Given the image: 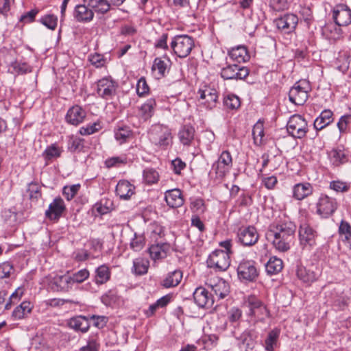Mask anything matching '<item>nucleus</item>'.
Listing matches in <instances>:
<instances>
[{"instance_id":"48","label":"nucleus","mask_w":351,"mask_h":351,"mask_svg":"<svg viewBox=\"0 0 351 351\" xmlns=\"http://www.w3.org/2000/svg\"><path fill=\"white\" fill-rule=\"evenodd\" d=\"M223 104L228 108L231 110L237 109L241 106V101L239 97L235 95H228L223 99Z\"/></svg>"},{"instance_id":"57","label":"nucleus","mask_w":351,"mask_h":351,"mask_svg":"<svg viewBox=\"0 0 351 351\" xmlns=\"http://www.w3.org/2000/svg\"><path fill=\"white\" fill-rule=\"evenodd\" d=\"M13 266L9 262H5L0 265V278H8L13 271Z\"/></svg>"},{"instance_id":"39","label":"nucleus","mask_w":351,"mask_h":351,"mask_svg":"<svg viewBox=\"0 0 351 351\" xmlns=\"http://www.w3.org/2000/svg\"><path fill=\"white\" fill-rule=\"evenodd\" d=\"M269 317L270 312L266 306L263 304L258 309L254 315H250L248 317L249 319H247V321L249 323L252 324V325L255 326L258 322H263Z\"/></svg>"},{"instance_id":"30","label":"nucleus","mask_w":351,"mask_h":351,"mask_svg":"<svg viewBox=\"0 0 351 351\" xmlns=\"http://www.w3.org/2000/svg\"><path fill=\"white\" fill-rule=\"evenodd\" d=\"M341 23H324L322 27V34L328 39L336 40L341 34Z\"/></svg>"},{"instance_id":"40","label":"nucleus","mask_w":351,"mask_h":351,"mask_svg":"<svg viewBox=\"0 0 351 351\" xmlns=\"http://www.w3.org/2000/svg\"><path fill=\"white\" fill-rule=\"evenodd\" d=\"M95 273V282L97 285L104 284L110 278V271L106 265H101L98 267Z\"/></svg>"},{"instance_id":"26","label":"nucleus","mask_w":351,"mask_h":351,"mask_svg":"<svg viewBox=\"0 0 351 351\" xmlns=\"http://www.w3.org/2000/svg\"><path fill=\"white\" fill-rule=\"evenodd\" d=\"M170 250V245L168 243H158L152 245L149 248V253L154 261L163 259L167 257V253Z\"/></svg>"},{"instance_id":"55","label":"nucleus","mask_w":351,"mask_h":351,"mask_svg":"<svg viewBox=\"0 0 351 351\" xmlns=\"http://www.w3.org/2000/svg\"><path fill=\"white\" fill-rule=\"evenodd\" d=\"M149 88L147 84L145 78L141 77L136 84V93L139 96H143L149 93Z\"/></svg>"},{"instance_id":"46","label":"nucleus","mask_w":351,"mask_h":351,"mask_svg":"<svg viewBox=\"0 0 351 351\" xmlns=\"http://www.w3.org/2000/svg\"><path fill=\"white\" fill-rule=\"evenodd\" d=\"M100 344L97 333L91 335L87 341V345L81 348L82 351H99Z\"/></svg>"},{"instance_id":"13","label":"nucleus","mask_w":351,"mask_h":351,"mask_svg":"<svg viewBox=\"0 0 351 351\" xmlns=\"http://www.w3.org/2000/svg\"><path fill=\"white\" fill-rule=\"evenodd\" d=\"M317 232L309 225L304 223L299 228L300 245L302 249L311 250L316 245Z\"/></svg>"},{"instance_id":"42","label":"nucleus","mask_w":351,"mask_h":351,"mask_svg":"<svg viewBox=\"0 0 351 351\" xmlns=\"http://www.w3.org/2000/svg\"><path fill=\"white\" fill-rule=\"evenodd\" d=\"M212 291L216 296L224 298L230 292V286L225 280H219L217 283L211 287Z\"/></svg>"},{"instance_id":"37","label":"nucleus","mask_w":351,"mask_h":351,"mask_svg":"<svg viewBox=\"0 0 351 351\" xmlns=\"http://www.w3.org/2000/svg\"><path fill=\"white\" fill-rule=\"evenodd\" d=\"M265 268L268 274L271 276L277 274L282 269L283 262L280 258L276 256L271 257L267 261Z\"/></svg>"},{"instance_id":"33","label":"nucleus","mask_w":351,"mask_h":351,"mask_svg":"<svg viewBox=\"0 0 351 351\" xmlns=\"http://www.w3.org/2000/svg\"><path fill=\"white\" fill-rule=\"evenodd\" d=\"M263 302L254 295H249L244 302V306L247 308L248 311L246 315H254L258 309L263 305Z\"/></svg>"},{"instance_id":"63","label":"nucleus","mask_w":351,"mask_h":351,"mask_svg":"<svg viewBox=\"0 0 351 351\" xmlns=\"http://www.w3.org/2000/svg\"><path fill=\"white\" fill-rule=\"evenodd\" d=\"M126 162V159L119 156H114L108 158L105 161V165L108 168L119 166L120 164Z\"/></svg>"},{"instance_id":"16","label":"nucleus","mask_w":351,"mask_h":351,"mask_svg":"<svg viewBox=\"0 0 351 351\" xmlns=\"http://www.w3.org/2000/svg\"><path fill=\"white\" fill-rule=\"evenodd\" d=\"M258 335L255 329H245L237 339L239 341V343L243 346L245 350H253L257 344V339Z\"/></svg>"},{"instance_id":"1","label":"nucleus","mask_w":351,"mask_h":351,"mask_svg":"<svg viewBox=\"0 0 351 351\" xmlns=\"http://www.w3.org/2000/svg\"><path fill=\"white\" fill-rule=\"evenodd\" d=\"M295 230V225L289 220H281L271 226L269 232L273 237L272 244L276 250L280 252L289 250Z\"/></svg>"},{"instance_id":"29","label":"nucleus","mask_w":351,"mask_h":351,"mask_svg":"<svg viewBox=\"0 0 351 351\" xmlns=\"http://www.w3.org/2000/svg\"><path fill=\"white\" fill-rule=\"evenodd\" d=\"M333 112L330 110H323L316 118L313 125L315 130H321L333 121Z\"/></svg>"},{"instance_id":"23","label":"nucleus","mask_w":351,"mask_h":351,"mask_svg":"<svg viewBox=\"0 0 351 351\" xmlns=\"http://www.w3.org/2000/svg\"><path fill=\"white\" fill-rule=\"evenodd\" d=\"M135 187L128 180H120L116 186V193L122 199H129L134 193Z\"/></svg>"},{"instance_id":"19","label":"nucleus","mask_w":351,"mask_h":351,"mask_svg":"<svg viewBox=\"0 0 351 351\" xmlns=\"http://www.w3.org/2000/svg\"><path fill=\"white\" fill-rule=\"evenodd\" d=\"M332 13L334 22H351V9L346 4L335 5Z\"/></svg>"},{"instance_id":"31","label":"nucleus","mask_w":351,"mask_h":351,"mask_svg":"<svg viewBox=\"0 0 351 351\" xmlns=\"http://www.w3.org/2000/svg\"><path fill=\"white\" fill-rule=\"evenodd\" d=\"M156 106V102L154 98L148 99L139 109L141 119L144 121L149 119L154 115Z\"/></svg>"},{"instance_id":"18","label":"nucleus","mask_w":351,"mask_h":351,"mask_svg":"<svg viewBox=\"0 0 351 351\" xmlns=\"http://www.w3.org/2000/svg\"><path fill=\"white\" fill-rule=\"evenodd\" d=\"M65 210L64 200L58 197L53 199L45 211V216L50 220H58Z\"/></svg>"},{"instance_id":"64","label":"nucleus","mask_w":351,"mask_h":351,"mask_svg":"<svg viewBox=\"0 0 351 351\" xmlns=\"http://www.w3.org/2000/svg\"><path fill=\"white\" fill-rule=\"evenodd\" d=\"M171 166L173 172L176 174L180 175L181 173V171L185 169L186 163L184 161H182L180 158H176V159L171 161Z\"/></svg>"},{"instance_id":"2","label":"nucleus","mask_w":351,"mask_h":351,"mask_svg":"<svg viewBox=\"0 0 351 351\" xmlns=\"http://www.w3.org/2000/svg\"><path fill=\"white\" fill-rule=\"evenodd\" d=\"M149 138L152 143L163 149H167L173 143L171 129L161 124L152 126L149 132Z\"/></svg>"},{"instance_id":"61","label":"nucleus","mask_w":351,"mask_h":351,"mask_svg":"<svg viewBox=\"0 0 351 351\" xmlns=\"http://www.w3.org/2000/svg\"><path fill=\"white\" fill-rule=\"evenodd\" d=\"M292 24L293 25L290 26V23H274L277 30L282 34H289L293 32L295 29L297 23Z\"/></svg>"},{"instance_id":"4","label":"nucleus","mask_w":351,"mask_h":351,"mask_svg":"<svg viewBox=\"0 0 351 351\" xmlns=\"http://www.w3.org/2000/svg\"><path fill=\"white\" fill-rule=\"evenodd\" d=\"M193 39L187 35H177L171 43V48L173 53L180 58L187 57L194 47Z\"/></svg>"},{"instance_id":"56","label":"nucleus","mask_w":351,"mask_h":351,"mask_svg":"<svg viewBox=\"0 0 351 351\" xmlns=\"http://www.w3.org/2000/svg\"><path fill=\"white\" fill-rule=\"evenodd\" d=\"M191 208L193 212L202 213L205 211L204 202L201 198H196L191 202Z\"/></svg>"},{"instance_id":"43","label":"nucleus","mask_w":351,"mask_h":351,"mask_svg":"<svg viewBox=\"0 0 351 351\" xmlns=\"http://www.w3.org/2000/svg\"><path fill=\"white\" fill-rule=\"evenodd\" d=\"M89 276V271L86 269H82L71 276H67V287L72 283H82Z\"/></svg>"},{"instance_id":"9","label":"nucleus","mask_w":351,"mask_h":351,"mask_svg":"<svg viewBox=\"0 0 351 351\" xmlns=\"http://www.w3.org/2000/svg\"><path fill=\"white\" fill-rule=\"evenodd\" d=\"M237 241L243 246L254 245L259 239V234L254 226H241L237 232Z\"/></svg>"},{"instance_id":"62","label":"nucleus","mask_w":351,"mask_h":351,"mask_svg":"<svg viewBox=\"0 0 351 351\" xmlns=\"http://www.w3.org/2000/svg\"><path fill=\"white\" fill-rule=\"evenodd\" d=\"M242 316V311L237 307H233L228 312V320L233 323L239 321Z\"/></svg>"},{"instance_id":"21","label":"nucleus","mask_w":351,"mask_h":351,"mask_svg":"<svg viewBox=\"0 0 351 351\" xmlns=\"http://www.w3.org/2000/svg\"><path fill=\"white\" fill-rule=\"evenodd\" d=\"M313 187L309 182H302L295 184L293 187V197L297 200H302L313 193Z\"/></svg>"},{"instance_id":"54","label":"nucleus","mask_w":351,"mask_h":351,"mask_svg":"<svg viewBox=\"0 0 351 351\" xmlns=\"http://www.w3.org/2000/svg\"><path fill=\"white\" fill-rule=\"evenodd\" d=\"M329 187L336 192L341 193L347 192L350 189L349 184L340 180H333L330 182Z\"/></svg>"},{"instance_id":"8","label":"nucleus","mask_w":351,"mask_h":351,"mask_svg":"<svg viewBox=\"0 0 351 351\" xmlns=\"http://www.w3.org/2000/svg\"><path fill=\"white\" fill-rule=\"evenodd\" d=\"M233 159L230 152L228 150H223L219 155L217 161H215L212 169L218 178H223L232 169Z\"/></svg>"},{"instance_id":"17","label":"nucleus","mask_w":351,"mask_h":351,"mask_svg":"<svg viewBox=\"0 0 351 351\" xmlns=\"http://www.w3.org/2000/svg\"><path fill=\"white\" fill-rule=\"evenodd\" d=\"M199 99L202 100V104L206 108L213 109L217 103L218 93L216 89L206 86L204 89L198 90Z\"/></svg>"},{"instance_id":"14","label":"nucleus","mask_w":351,"mask_h":351,"mask_svg":"<svg viewBox=\"0 0 351 351\" xmlns=\"http://www.w3.org/2000/svg\"><path fill=\"white\" fill-rule=\"evenodd\" d=\"M195 304L200 308H210L214 304V297L203 287H199L193 292Z\"/></svg>"},{"instance_id":"20","label":"nucleus","mask_w":351,"mask_h":351,"mask_svg":"<svg viewBox=\"0 0 351 351\" xmlns=\"http://www.w3.org/2000/svg\"><path fill=\"white\" fill-rule=\"evenodd\" d=\"M165 201L171 208H179L184 204L182 191L178 189L168 190L165 192Z\"/></svg>"},{"instance_id":"32","label":"nucleus","mask_w":351,"mask_h":351,"mask_svg":"<svg viewBox=\"0 0 351 351\" xmlns=\"http://www.w3.org/2000/svg\"><path fill=\"white\" fill-rule=\"evenodd\" d=\"M195 129L189 125H184L178 132L180 141L184 145H190L194 138Z\"/></svg>"},{"instance_id":"60","label":"nucleus","mask_w":351,"mask_h":351,"mask_svg":"<svg viewBox=\"0 0 351 351\" xmlns=\"http://www.w3.org/2000/svg\"><path fill=\"white\" fill-rule=\"evenodd\" d=\"M100 125L99 123H93L88 125L86 127H82L80 129V133L82 135H90L99 131Z\"/></svg>"},{"instance_id":"58","label":"nucleus","mask_w":351,"mask_h":351,"mask_svg":"<svg viewBox=\"0 0 351 351\" xmlns=\"http://www.w3.org/2000/svg\"><path fill=\"white\" fill-rule=\"evenodd\" d=\"M339 232L344 235L346 240H349L351 238V226L349 223L342 220L339 227Z\"/></svg>"},{"instance_id":"45","label":"nucleus","mask_w":351,"mask_h":351,"mask_svg":"<svg viewBox=\"0 0 351 351\" xmlns=\"http://www.w3.org/2000/svg\"><path fill=\"white\" fill-rule=\"evenodd\" d=\"M143 181L147 184L156 183L159 180V174L153 168H147L143 171Z\"/></svg>"},{"instance_id":"7","label":"nucleus","mask_w":351,"mask_h":351,"mask_svg":"<svg viewBox=\"0 0 351 351\" xmlns=\"http://www.w3.org/2000/svg\"><path fill=\"white\" fill-rule=\"evenodd\" d=\"M237 275L241 281L245 282L255 281L258 276L255 262L252 260H242L237 267Z\"/></svg>"},{"instance_id":"52","label":"nucleus","mask_w":351,"mask_h":351,"mask_svg":"<svg viewBox=\"0 0 351 351\" xmlns=\"http://www.w3.org/2000/svg\"><path fill=\"white\" fill-rule=\"evenodd\" d=\"M84 147L83 139L71 136L69 140L68 149L71 152H80Z\"/></svg>"},{"instance_id":"22","label":"nucleus","mask_w":351,"mask_h":351,"mask_svg":"<svg viewBox=\"0 0 351 351\" xmlns=\"http://www.w3.org/2000/svg\"><path fill=\"white\" fill-rule=\"evenodd\" d=\"M328 154L330 162L335 167H339L348 161V154L343 147L333 148Z\"/></svg>"},{"instance_id":"24","label":"nucleus","mask_w":351,"mask_h":351,"mask_svg":"<svg viewBox=\"0 0 351 351\" xmlns=\"http://www.w3.org/2000/svg\"><path fill=\"white\" fill-rule=\"evenodd\" d=\"M182 276V271L180 269L169 272L166 277L160 282V285L167 289L176 287L180 283Z\"/></svg>"},{"instance_id":"6","label":"nucleus","mask_w":351,"mask_h":351,"mask_svg":"<svg viewBox=\"0 0 351 351\" xmlns=\"http://www.w3.org/2000/svg\"><path fill=\"white\" fill-rule=\"evenodd\" d=\"M206 263L208 267L217 271H226L230 265V255L224 250H216L209 255Z\"/></svg>"},{"instance_id":"50","label":"nucleus","mask_w":351,"mask_h":351,"mask_svg":"<svg viewBox=\"0 0 351 351\" xmlns=\"http://www.w3.org/2000/svg\"><path fill=\"white\" fill-rule=\"evenodd\" d=\"M351 125V114H345L341 117L338 123L337 128L341 134L347 133Z\"/></svg>"},{"instance_id":"5","label":"nucleus","mask_w":351,"mask_h":351,"mask_svg":"<svg viewBox=\"0 0 351 351\" xmlns=\"http://www.w3.org/2000/svg\"><path fill=\"white\" fill-rule=\"evenodd\" d=\"M288 133L295 138H304L308 132L306 121L300 114L291 116L287 123Z\"/></svg>"},{"instance_id":"51","label":"nucleus","mask_w":351,"mask_h":351,"mask_svg":"<svg viewBox=\"0 0 351 351\" xmlns=\"http://www.w3.org/2000/svg\"><path fill=\"white\" fill-rule=\"evenodd\" d=\"M131 134L132 132L128 127H121L115 131L114 136L117 141H119L121 143H122L126 141Z\"/></svg>"},{"instance_id":"53","label":"nucleus","mask_w":351,"mask_h":351,"mask_svg":"<svg viewBox=\"0 0 351 351\" xmlns=\"http://www.w3.org/2000/svg\"><path fill=\"white\" fill-rule=\"evenodd\" d=\"M252 136L255 143L258 140L261 143L264 136L263 122L258 121L253 127Z\"/></svg>"},{"instance_id":"12","label":"nucleus","mask_w":351,"mask_h":351,"mask_svg":"<svg viewBox=\"0 0 351 351\" xmlns=\"http://www.w3.org/2000/svg\"><path fill=\"white\" fill-rule=\"evenodd\" d=\"M338 208L336 199L322 194L317 203V213L324 218L332 215Z\"/></svg>"},{"instance_id":"10","label":"nucleus","mask_w":351,"mask_h":351,"mask_svg":"<svg viewBox=\"0 0 351 351\" xmlns=\"http://www.w3.org/2000/svg\"><path fill=\"white\" fill-rule=\"evenodd\" d=\"M250 74L247 67L236 64H228L221 70V77L225 80H243Z\"/></svg>"},{"instance_id":"34","label":"nucleus","mask_w":351,"mask_h":351,"mask_svg":"<svg viewBox=\"0 0 351 351\" xmlns=\"http://www.w3.org/2000/svg\"><path fill=\"white\" fill-rule=\"evenodd\" d=\"M32 308L33 306L29 302L24 301L14 308L12 313V317L14 320L23 319L31 313Z\"/></svg>"},{"instance_id":"59","label":"nucleus","mask_w":351,"mask_h":351,"mask_svg":"<svg viewBox=\"0 0 351 351\" xmlns=\"http://www.w3.org/2000/svg\"><path fill=\"white\" fill-rule=\"evenodd\" d=\"M30 199H38L41 197L40 186L36 182H31L28 186Z\"/></svg>"},{"instance_id":"38","label":"nucleus","mask_w":351,"mask_h":351,"mask_svg":"<svg viewBox=\"0 0 351 351\" xmlns=\"http://www.w3.org/2000/svg\"><path fill=\"white\" fill-rule=\"evenodd\" d=\"M149 262L143 258H137L133 261L132 271L135 275L141 276L147 273Z\"/></svg>"},{"instance_id":"25","label":"nucleus","mask_w":351,"mask_h":351,"mask_svg":"<svg viewBox=\"0 0 351 351\" xmlns=\"http://www.w3.org/2000/svg\"><path fill=\"white\" fill-rule=\"evenodd\" d=\"M85 117L86 112L80 106H73L67 111V123L77 125L82 123Z\"/></svg>"},{"instance_id":"15","label":"nucleus","mask_w":351,"mask_h":351,"mask_svg":"<svg viewBox=\"0 0 351 351\" xmlns=\"http://www.w3.org/2000/svg\"><path fill=\"white\" fill-rule=\"evenodd\" d=\"M296 275L304 282L312 283L319 278L321 275V271L319 268L313 265L308 268L303 265H298Z\"/></svg>"},{"instance_id":"28","label":"nucleus","mask_w":351,"mask_h":351,"mask_svg":"<svg viewBox=\"0 0 351 351\" xmlns=\"http://www.w3.org/2000/svg\"><path fill=\"white\" fill-rule=\"evenodd\" d=\"M230 58L237 62H245L250 60L247 47L244 45H239L232 48L228 51Z\"/></svg>"},{"instance_id":"36","label":"nucleus","mask_w":351,"mask_h":351,"mask_svg":"<svg viewBox=\"0 0 351 351\" xmlns=\"http://www.w3.org/2000/svg\"><path fill=\"white\" fill-rule=\"evenodd\" d=\"M74 16L79 21H90L93 17V12L88 6L79 5L75 8Z\"/></svg>"},{"instance_id":"47","label":"nucleus","mask_w":351,"mask_h":351,"mask_svg":"<svg viewBox=\"0 0 351 351\" xmlns=\"http://www.w3.org/2000/svg\"><path fill=\"white\" fill-rule=\"evenodd\" d=\"M53 291H62L66 287V277L64 275L56 276L49 284Z\"/></svg>"},{"instance_id":"27","label":"nucleus","mask_w":351,"mask_h":351,"mask_svg":"<svg viewBox=\"0 0 351 351\" xmlns=\"http://www.w3.org/2000/svg\"><path fill=\"white\" fill-rule=\"evenodd\" d=\"M68 325L71 328L82 333L86 332L90 328L88 319L82 315L71 318Z\"/></svg>"},{"instance_id":"35","label":"nucleus","mask_w":351,"mask_h":351,"mask_svg":"<svg viewBox=\"0 0 351 351\" xmlns=\"http://www.w3.org/2000/svg\"><path fill=\"white\" fill-rule=\"evenodd\" d=\"M87 5L90 8L93 12L100 14L107 12L110 8V5L108 0H84Z\"/></svg>"},{"instance_id":"49","label":"nucleus","mask_w":351,"mask_h":351,"mask_svg":"<svg viewBox=\"0 0 351 351\" xmlns=\"http://www.w3.org/2000/svg\"><path fill=\"white\" fill-rule=\"evenodd\" d=\"M145 244V239L143 234H134V238L130 242V247L134 251L138 252L141 250Z\"/></svg>"},{"instance_id":"3","label":"nucleus","mask_w":351,"mask_h":351,"mask_svg":"<svg viewBox=\"0 0 351 351\" xmlns=\"http://www.w3.org/2000/svg\"><path fill=\"white\" fill-rule=\"evenodd\" d=\"M311 90L309 82L305 80L296 82L289 92V101L297 106L304 104Z\"/></svg>"},{"instance_id":"11","label":"nucleus","mask_w":351,"mask_h":351,"mask_svg":"<svg viewBox=\"0 0 351 351\" xmlns=\"http://www.w3.org/2000/svg\"><path fill=\"white\" fill-rule=\"evenodd\" d=\"M118 84L110 77H104L97 82V93L101 98L112 99L117 94Z\"/></svg>"},{"instance_id":"44","label":"nucleus","mask_w":351,"mask_h":351,"mask_svg":"<svg viewBox=\"0 0 351 351\" xmlns=\"http://www.w3.org/2000/svg\"><path fill=\"white\" fill-rule=\"evenodd\" d=\"M152 71H157L158 77H162L165 75L168 70L167 64L162 60L160 58H156L154 60L152 66Z\"/></svg>"},{"instance_id":"41","label":"nucleus","mask_w":351,"mask_h":351,"mask_svg":"<svg viewBox=\"0 0 351 351\" xmlns=\"http://www.w3.org/2000/svg\"><path fill=\"white\" fill-rule=\"evenodd\" d=\"M279 336L280 330L278 328H274L269 332L265 340V348L266 351H274V348L277 344Z\"/></svg>"}]
</instances>
